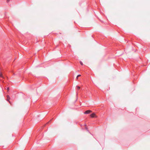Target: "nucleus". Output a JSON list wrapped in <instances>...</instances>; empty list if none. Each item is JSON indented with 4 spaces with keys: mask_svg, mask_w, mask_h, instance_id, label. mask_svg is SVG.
Here are the masks:
<instances>
[{
    "mask_svg": "<svg viewBox=\"0 0 150 150\" xmlns=\"http://www.w3.org/2000/svg\"><path fill=\"white\" fill-rule=\"evenodd\" d=\"M91 112V111L90 110H87L85 111V112H84V113L85 114H88L90 113Z\"/></svg>",
    "mask_w": 150,
    "mask_h": 150,
    "instance_id": "obj_1",
    "label": "nucleus"
},
{
    "mask_svg": "<svg viewBox=\"0 0 150 150\" xmlns=\"http://www.w3.org/2000/svg\"><path fill=\"white\" fill-rule=\"evenodd\" d=\"M90 116L91 117H95L96 115L94 113H93L90 115Z\"/></svg>",
    "mask_w": 150,
    "mask_h": 150,
    "instance_id": "obj_2",
    "label": "nucleus"
},
{
    "mask_svg": "<svg viewBox=\"0 0 150 150\" xmlns=\"http://www.w3.org/2000/svg\"><path fill=\"white\" fill-rule=\"evenodd\" d=\"M10 99V98L9 96H8V95H7V101H8L10 103V101L9 100Z\"/></svg>",
    "mask_w": 150,
    "mask_h": 150,
    "instance_id": "obj_3",
    "label": "nucleus"
},
{
    "mask_svg": "<svg viewBox=\"0 0 150 150\" xmlns=\"http://www.w3.org/2000/svg\"><path fill=\"white\" fill-rule=\"evenodd\" d=\"M77 89L78 90L80 89V87L79 86H76Z\"/></svg>",
    "mask_w": 150,
    "mask_h": 150,
    "instance_id": "obj_4",
    "label": "nucleus"
},
{
    "mask_svg": "<svg viewBox=\"0 0 150 150\" xmlns=\"http://www.w3.org/2000/svg\"><path fill=\"white\" fill-rule=\"evenodd\" d=\"M81 76V75L80 74L78 75L77 76V77H76V78H77V79H78V77H79V76Z\"/></svg>",
    "mask_w": 150,
    "mask_h": 150,
    "instance_id": "obj_5",
    "label": "nucleus"
},
{
    "mask_svg": "<svg viewBox=\"0 0 150 150\" xmlns=\"http://www.w3.org/2000/svg\"><path fill=\"white\" fill-rule=\"evenodd\" d=\"M80 63L81 65H83V63L81 61H80Z\"/></svg>",
    "mask_w": 150,
    "mask_h": 150,
    "instance_id": "obj_6",
    "label": "nucleus"
},
{
    "mask_svg": "<svg viewBox=\"0 0 150 150\" xmlns=\"http://www.w3.org/2000/svg\"><path fill=\"white\" fill-rule=\"evenodd\" d=\"M7 90H8V91H9V87H8V88H7Z\"/></svg>",
    "mask_w": 150,
    "mask_h": 150,
    "instance_id": "obj_7",
    "label": "nucleus"
},
{
    "mask_svg": "<svg viewBox=\"0 0 150 150\" xmlns=\"http://www.w3.org/2000/svg\"><path fill=\"white\" fill-rule=\"evenodd\" d=\"M10 0H7V3H8L9 1Z\"/></svg>",
    "mask_w": 150,
    "mask_h": 150,
    "instance_id": "obj_8",
    "label": "nucleus"
},
{
    "mask_svg": "<svg viewBox=\"0 0 150 150\" xmlns=\"http://www.w3.org/2000/svg\"><path fill=\"white\" fill-rule=\"evenodd\" d=\"M49 122H48L47 123V124Z\"/></svg>",
    "mask_w": 150,
    "mask_h": 150,
    "instance_id": "obj_9",
    "label": "nucleus"
},
{
    "mask_svg": "<svg viewBox=\"0 0 150 150\" xmlns=\"http://www.w3.org/2000/svg\"><path fill=\"white\" fill-rule=\"evenodd\" d=\"M86 129H87L86 128Z\"/></svg>",
    "mask_w": 150,
    "mask_h": 150,
    "instance_id": "obj_10",
    "label": "nucleus"
}]
</instances>
